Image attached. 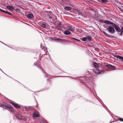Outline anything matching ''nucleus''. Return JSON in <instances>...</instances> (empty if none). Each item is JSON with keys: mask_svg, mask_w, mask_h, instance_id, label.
<instances>
[{"mask_svg": "<svg viewBox=\"0 0 123 123\" xmlns=\"http://www.w3.org/2000/svg\"><path fill=\"white\" fill-rule=\"evenodd\" d=\"M108 31L110 33H113L115 31V30L113 27L111 26L108 27L107 29Z\"/></svg>", "mask_w": 123, "mask_h": 123, "instance_id": "obj_1", "label": "nucleus"}, {"mask_svg": "<svg viewBox=\"0 0 123 123\" xmlns=\"http://www.w3.org/2000/svg\"><path fill=\"white\" fill-rule=\"evenodd\" d=\"M67 30L70 31L72 32H73L74 31V27L71 25H69L66 27Z\"/></svg>", "mask_w": 123, "mask_h": 123, "instance_id": "obj_2", "label": "nucleus"}, {"mask_svg": "<svg viewBox=\"0 0 123 123\" xmlns=\"http://www.w3.org/2000/svg\"><path fill=\"white\" fill-rule=\"evenodd\" d=\"M113 26L114 27L115 30L118 32H120L121 31V29L119 27V26L117 25L114 24V25H113Z\"/></svg>", "mask_w": 123, "mask_h": 123, "instance_id": "obj_3", "label": "nucleus"}, {"mask_svg": "<svg viewBox=\"0 0 123 123\" xmlns=\"http://www.w3.org/2000/svg\"><path fill=\"white\" fill-rule=\"evenodd\" d=\"M94 71L96 74H99L101 73L103 74L105 72V71L104 70H101L96 69L94 70Z\"/></svg>", "mask_w": 123, "mask_h": 123, "instance_id": "obj_4", "label": "nucleus"}, {"mask_svg": "<svg viewBox=\"0 0 123 123\" xmlns=\"http://www.w3.org/2000/svg\"><path fill=\"white\" fill-rule=\"evenodd\" d=\"M10 103L17 109H18L20 108V106L17 104H15L12 102H11Z\"/></svg>", "mask_w": 123, "mask_h": 123, "instance_id": "obj_5", "label": "nucleus"}, {"mask_svg": "<svg viewBox=\"0 0 123 123\" xmlns=\"http://www.w3.org/2000/svg\"><path fill=\"white\" fill-rule=\"evenodd\" d=\"M105 23L106 24L108 25H112L113 26L114 24H115L114 23H112L110 21L106 20H105Z\"/></svg>", "mask_w": 123, "mask_h": 123, "instance_id": "obj_6", "label": "nucleus"}, {"mask_svg": "<svg viewBox=\"0 0 123 123\" xmlns=\"http://www.w3.org/2000/svg\"><path fill=\"white\" fill-rule=\"evenodd\" d=\"M2 107H4V106H5L6 107H7V108H10V107L11 106L10 105H9L8 104H2Z\"/></svg>", "mask_w": 123, "mask_h": 123, "instance_id": "obj_7", "label": "nucleus"}, {"mask_svg": "<svg viewBox=\"0 0 123 123\" xmlns=\"http://www.w3.org/2000/svg\"><path fill=\"white\" fill-rule=\"evenodd\" d=\"M41 48L45 51V53H46V52L47 51V49L46 47L44 46H43L41 44Z\"/></svg>", "mask_w": 123, "mask_h": 123, "instance_id": "obj_8", "label": "nucleus"}, {"mask_svg": "<svg viewBox=\"0 0 123 123\" xmlns=\"http://www.w3.org/2000/svg\"><path fill=\"white\" fill-rule=\"evenodd\" d=\"M64 33L66 35H69L71 33V32L68 30H66L64 31Z\"/></svg>", "mask_w": 123, "mask_h": 123, "instance_id": "obj_9", "label": "nucleus"}, {"mask_svg": "<svg viewBox=\"0 0 123 123\" xmlns=\"http://www.w3.org/2000/svg\"><path fill=\"white\" fill-rule=\"evenodd\" d=\"M40 25L43 28H45L46 27V24L43 22L40 23Z\"/></svg>", "mask_w": 123, "mask_h": 123, "instance_id": "obj_10", "label": "nucleus"}, {"mask_svg": "<svg viewBox=\"0 0 123 123\" xmlns=\"http://www.w3.org/2000/svg\"><path fill=\"white\" fill-rule=\"evenodd\" d=\"M39 114L37 113H34L33 114V117H39Z\"/></svg>", "mask_w": 123, "mask_h": 123, "instance_id": "obj_11", "label": "nucleus"}, {"mask_svg": "<svg viewBox=\"0 0 123 123\" xmlns=\"http://www.w3.org/2000/svg\"><path fill=\"white\" fill-rule=\"evenodd\" d=\"M6 8H7L12 10H13L14 9L13 7L10 6H7Z\"/></svg>", "mask_w": 123, "mask_h": 123, "instance_id": "obj_12", "label": "nucleus"}, {"mask_svg": "<svg viewBox=\"0 0 123 123\" xmlns=\"http://www.w3.org/2000/svg\"><path fill=\"white\" fill-rule=\"evenodd\" d=\"M33 17V15L32 14H29L27 16V17L30 18H31Z\"/></svg>", "mask_w": 123, "mask_h": 123, "instance_id": "obj_13", "label": "nucleus"}, {"mask_svg": "<svg viewBox=\"0 0 123 123\" xmlns=\"http://www.w3.org/2000/svg\"><path fill=\"white\" fill-rule=\"evenodd\" d=\"M72 8L71 7L67 6L65 8V10L66 11H69Z\"/></svg>", "mask_w": 123, "mask_h": 123, "instance_id": "obj_14", "label": "nucleus"}, {"mask_svg": "<svg viewBox=\"0 0 123 123\" xmlns=\"http://www.w3.org/2000/svg\"><path fill=\"white\" fill-rule=\"evenodd\" d=\"M91 76V74L90 73H89L88 74H86L85 75V78H88L90 77Z\"/></svg>", "mask_w": 123, "mask_h": 123, "instance_id": "obj_15", "label": "nucleus"}, {"mask_svg": "<svg viewBox=\"0 0 123 123\" xmlns=\"http://www.w3.org/2000/svg\"><path fill=\"white\" fill-rule=\"evenodd\" d=\"M86 37V38L87 40V39L89 41H90L92 39V37L91 36H87Z\"/></svg>", "mask_w": 123, "mask_h": 123, "instance_id": "obj_16", "label": "nucleus"}, {"mask_svg": "<svg viewBox=\"0 0 123 123\" xmlns=\"http://www.w3.org/2000/svg\"><path fill=\"white\" fill-rule=\"evenodd\" d=\"M93 64L94 67L96 68H97L99 66V65L96 62L94 63Z\"/></svg>", "mask_w": 123, "mask_h": 123, "instance_id": "obj_17", "label": "nucleus"}, {"mask_svg": "<svg viewBox=\"0 0 123 123\" xmlns=\"http://www.w3.org/2000/svg\"><path fill=\"white\" fill-rule=\"evenodd\" d=\"M53 39L56 41H62V39L59 38H54Z\"/></svg>", "mask_w": 123, "mask_h": 123, "instance_id": "obj_18", "label": "nucleus"}, {"mask_svg": "<svg viewBox=\"0 0 123 123\" xmlns=\"http://www.w3.org/2000/svg\"><path fill=\"white\" fill-rule=\"evenodd\" d=\"M116 57L117 58H118L120 59H121V60L123 61V57L122 56L117 55L116 56Z\"/></svg>", "mask_w": 123, "mask_h": 123, "instance_id": "obj_19", "label": "nucleus"}, {"mask_svg": "<svg viewBox=\"0 0 123 123\" xmlns=\"http://www.w3.org/2000/svg\"><path fill=\"white\" fill-rule=\"evenodd\" d=\"M16 117L19 118H21L22 117V115L20 114H18L17 115Z\"/></svg>", "mask_w": 123, "mask_h": 123, "instance_id": "obj_20", "label": "nucleus"}, {"mask_svg": "<svg viewBox=\"0 0 123 123\" xmlns=\"http://www.w3.org/2000/svg\"><path fill=\"white\" fill-rule=\"evenodd\" d=\"M105 66L106 67H107L109 68H110L111 67V65L108 64H105Z\"/></svg>", "mask_w": 123, "mask_h": 123, "instance_id": "obj_21", "label": "nucleus"}, {"mask_svg": "<svg viewBox=\"0 0 123 123\" xmlns=\"http://www.w3.org/2000/svg\"><path fill=\"white\" fill-rule=\"evenodd\" d=\"M54 15L52 14L51 16H49V18L50 19H52L53 20V18H54Z\"/></svg>", "mask_w": 123, "mask_h": 123, "instance_id": "obj_22", "label": "nucleus"}, {"mask_svg": "<svg viewBox=\"0 0 123 123\" xmlns=\"http://www.w3.org/2000/svg\"><path fill=\"white\" fill-rule=\"evenodd\" d=\"M9 109L12 112H14V110L13 108L12 107H11V106L9 108Z\"/></svg>", "mask_w": 123, "mask_h": 123, "instance_id": "obj_23", "label": "nucleus"}, {"mask_svg": "<svg viewBox=\"0 0 123 123\" xmlns=\"http://www.w3.org/2000/svg\"><path fill=\"white\" fill-rule=\"evenodd\" d=\"M82 40L83 41H86L87 40L86 37H83Z\"/></svg>", "mask_w": 123, "mask_h": 123, "instance_id": "obj_24", "label": "nucleus"}, {"mask_svg": "<svg viewBox=\"0 0 123 123\" xmlns=\"http://www.w3.org/2000/svg\"><path fill=\"white\" fill-rule=\"evenodd\" d=\"M70 38L71 39V40H73H73H76L79 41V40H78L76 38H74V37H70Z\"/></svg>", "mask_w": 123, "mask_h": 123, "instance_id": "obj_25", "label": "nucleus"}, {"mask_svg": "<svg viewBox=\"0 0 123 123\" xmlns=\"http://www.w3.org/2000/svg\"><path fill=\"white\" fill-rule=\"evenodd\" d=\"M105 20L103 19H100L99 20V21L101 23H105Z\"/></svg>", "mask_w": 123, "mask_h": 123, "instance_id": "obj_26", "label": "nucleus"}, {"mask_svg": "<svg viewBox=\"0 0 123 123\" xmlns=\"http://www.w3.org/2000/svg\"><path fill=\"white\" fill-rule=\"evenodd\" d=\"M101 0L103 3H105L107 2V0Z\"/></svg>", "mask_w": 123, "mask_h": 123, "instance_id": "obj_27", "label": "nucleus"}, {"mask_svg": "<svg viewBox=\"0 0 123 123\" xmlns=\"http://www.w3.org/2000/svg\"><path fill=\"white\" fill-rule=\"evenodd\" d=\"M111 68L113 69H115L116 68L114 66H113L111 65V67L110 68Z\"/></svg>", "mask_w": 123, "mask_h": 123, "instance_id": "obj_28", "label": "nucleus"}, {"mask_svg": "<svg viewBox=\"0 0 123 123\" xmlns=\"http://www.w3.org/2000/svg\"><path fill=\"white\" fill-rule=\"evenodd\" d=\"M6 13H7L11 15H12V14L10 12L6 11Z\"/></svg>", "mask_w": 123, "mask_h": 123, "instance_id": "obj_29", "label": "nucleus"}, {"mask_svg": "<svg viewBox=\"0 0 123 123\" xmlns=\"http://www.w3.org/2000/svg\"><path fill=\"white\" fill-rule=\"evenodd\" d=\"M0 11L5 13H6V11H4L3 10H2L0 8Z\"/></svg>", "mask_w": 123, "mask_h": 123, "instance_id": "obj_30", "label": "nucleus"}, {"mask_svg": "<svg viewBox=\"0 0 123 123\" xmlns=\"http://www.w3.org/2000/svg\"><path fill=\"white\" fill-rule=\"evenodd\" d=\"M36 66L38 68H39V69H41V67H40V66L39 65V64L38 65H37V64L36 65Z\"/></svg>", "mask_w": 123, "mask_h": 123, "instance_id": "obj_31", "label": "nucleus"}, {"mask_svg": "<svg viewBox=\"0 0 123 123\" xmlns=\"http://www.w3.org/2000/svg\"><path fill=\"white\" fill-rule=\"evenodd\" d=\"M41 70L42 71L43 73H44V74H46V76H45V77H47V74L46 73V72H44L43 71V70L42 69Z\"/></svg>", "mask_w": 123, "mask_h": 123, "instance_id": "obj_32", "label": "nucleus"}, {"mask_svg": "<svg viewBox=\"0 0 123 123\" xmlns=\"http://www.w3.org/2000/svg\"><path fill=\"white\" fill-rule=\"evenodd\" d=\"M119 120L121 121H123V119L122 118H118Z\"/></svg>", "mask_w": 123, "mask_h": 123, "instance_id": "obj_33", "label": "nucleus"}, {"mask_svg": "<svg viewBox=\"0 0 123 123\" xmlns=\"http://www.w3.org/2000/svg\"><path fill=\"white\" fill-rule=\"evenodd\" d=\"M62 25V23L61 22H59L58 23V25H59L60 26L61 25Z\"/></svg>", "mask_w": 123, "mask_h": 123, "instance_id": "obj_34", "label": "nucleus"}, {"mask_svg": "<svg viewBox=\"0 0 123 123\" xmlns=\"http://www.w3.org/2000/svg\"><path fill=\"white\" fill-rule=\"evenodd\" d=\"M103 33L104 34V35H105L106 36H107V34L106 33L105 31H103Z\"/></svg>", "mask_w": 123, "mask_h": 123, "instance_id": "obj_35", "label": "nucleus"}, {"mask_svg": "<svg viewBox=\"0 0 123 123\" xmlns=\"http://www.w3.org/2000/svg\"><path fill=\"white\" fill-rule=\"evenodd\" d=\"M121 32L120 33V35L121 36H122V34H123V32H122V31H120Z\"/></svg>", "mask_w": 123, "mask_h": 123, "instance_id": "obj_36", "label": "nucleus"}, {"mask_svg": "<svg viewBox=\"0 0 123 123\" xmlns=\"http://www.w3.org/2000/svg\"><path fill=\"white\" fill-rule=\"evenodd\" d=\"M121 31L123 32V26L121 27Z\"/></svg>", "mask_w": 123, "mask_h": 123, "instance_id": "obj_37", "label": "nucleus"}, {"mask_svg": "<svg viewBox=\"0 0 123 123\" xmlns=\"http://www.w3.org/2000/svg\"><path fill=\"white\" fill-rule=\"evenodd\" d=\"M2 104H1L0 103V107H2Z\"/></svg>", "mask_w": 123, "mask_h": 123, "instance_id": "obj_38", "label": "nucleus"}, {"mask_svg": "<svg viewBox=\"0 0 123 123\" xmlns=\"http://www.w3.org/2000/svg\"><path fill=\"white\" fill-rule=\"evenodd\" d=\"M30 108V107H25V108L26 109L27 108H28V109H29Z\"/></svg>", "mask_w": 123, "mask_h": 123, "instance_id": "obj_39", "label": "nucleus"}, {"mask_svg": "<svg viewBox=\"0 0 123 123\" xmlns=\"http://www.w3.org/2000/svg\"><path fill=\"white\" fill-rule=\"evenodd\" d=\"M92 85H94L93 84V83H92Z\"/></svg>", "mask_w": 123, "mask_h": 123, "instance_id": "obj_40", "label": "nucleus"}, {"mask_svg": "<svg viewBox=\"0 0 123 123\" xmlns=\"http://www.w3.org/2000/svg\"><path fill=\"white\" fill-rule=\"evenodd\" d=\"M92 10H93V9H92Z\"/></svg>", "mask_w": 123, "mask_h": 123, "instance_id": "obj_41", "label": "nucleus"}, {"mask_svg": "<svg viewBox=\"0 0 123 123\" xmlns=\"http://www.w3.org/2000/svg\"><path fill=\"white\" fill-rule=\"evenodd\" d=\"M122 7L123 8V6H122Z\"/></svg>", "mask_w": 123, "mask_h": 123, "instance_id": "obj_42", "label": "nucleus"}, {"mask_svg": "<svg viewBox=\"0 0 123 123\" xmlns=\"http://www.w3.org/2000/svg\"><path fill=\"white\" fill-rule=\"evenodd\" d=\"M0 69V70H1V69Z\"/></svg>", "mask_w": 123, "mask_h": 123, "instance_id": "obj_43", "label": "nucleus"}]
</instances>
